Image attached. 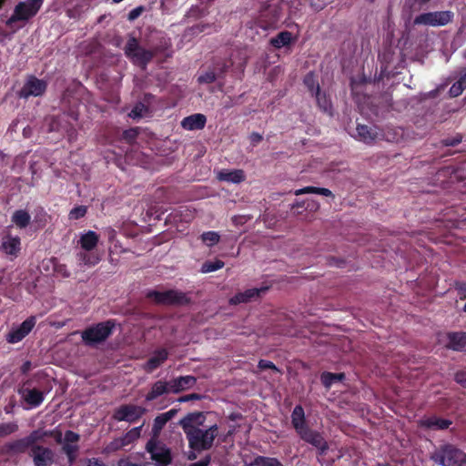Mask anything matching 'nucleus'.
<instances>
[{
	"mask_svg": "<svg viewBox=\"0 0 466 466\" xmlns=\"http://www.w3.org/2000/svg\"><path fill=\"white\" fill-rule=\"evenodd\" d=\"M249 140L252 146L255 147L263 140V137L258 132H252L249 136Z\"/></svg>",
	"mask_w": 466,
	"mask_h": 466,
	"instance_id": "0e129e2a",
	"label": "nucleus"
},
{
	"mask_svg": "<svg viewBox=\"0 0 466 466\" xmlns=\"http://www.w3.org/2000/svg\"><path fill=\"white\" fill-rule=\"evenodd\" d=\"M206 123L207 117L205 115L195 113L184 117L181 121V127L189 131L201 130L205 127Z\"/></svg>",
	"mask_w": 466,
	"mask_h": 466,
	"instance_id": "5701e85b",
	"label": "nucleus"
},
{
	"mask_svg": "<svg viewBox=\"0 0 466 466\" xmlns=\"http://www.w3.org/2000/svg\"><path fill=\"white\" fill-rule=\"evenodd\" d=\"M35 324L36 318L35 316L28 317L18 327L13 328L5 335V340L10 344L22 341L32 331Z\"/></svg>",
	"mask_w": 466,
	"mask_h": 466,
	"instance_id": "ddd939ff",
	"label": "nucleus"
},
{
	"mask_svg": "<svg viewBox=\"0 0 466 466\" xmlns=\"http://www.w3.org/2000/svg\"><path fill=\"white\" fill-rule=\"evenodd\" d=\"M205 14V11L202 9H199L198 7L191 8L187 13V17L198 19L199 17H202Z\"/></svg>",
	"mask_w": 466,
	"mask_h": 466,
	"instance_id": "680f3d73",
	"label": "nucleus"
},
{
	"mask_svg": "<svg viewBox=\"0 0 466 466\" xmlns=\"http://www.w3.org/2000/svg\"><path fill=\"white\" fill-rule=\"evenodd\" d=\"M146 112H147V106L139 102L134 106L129 113V116L134 119L140 118L145 115Z\"/></svg>",
	"mask_w": 466,
	"mask_h": 466,
	"instance_id": "09e8293b",
	"label": "nucleus"
},
{
	"mask_svg": "<svg viewBox=\"0 0 466 466\" xmlns=\"http://www.w3.org/2000/svg\"><path fill=\"white\" fill-rule=\"evenodd\" d=\"M77 259L80 264L93 267L99 263L100 257L96 253H88V251L77 253Z\"/></svg>",
	"mask_w": 466,
	"mask_h": 466,
	"instance_id": "ea45409f",
	"label": "nucleus"
},
{
	"mask_svg": "<svg viewBox=\"0 0 466 466\" xmlns=\"http://www.w3.org/2000/svg\"><path fill=\"white\" fill-rule=\"evenodd\" d=\"M18 429V424L15 421L0 423V438L15 433Z\"/></svg>",
	"mask_w": 466,
	"mask_h": 466,
	"instance_id": "a18cd8bd",
	"label": "nucleus"
},
{
	"mask_svg": "<svg viewBox=\"0 0 466 466\" xmlns=\"http://www.w3.org/2000/svg\"><path fill=\"white\" fill-rule=\"evenodd\" d=\"M46 90V83L44 80L31 76L28 77L23 87L18 92L21 98L42 96Z\"/></svg>",
	"mask_w": 466,
	"mask_h": 466,
	"instance_id": "4468645a",
	"label": "nucleus"
},
{
	"mask_svg": "<svg viewBox=\"0 0 466 466\" xmlns=\"http://www.w3.org/2000/svg\"><path fill=\"white\" fill-rule=\"evenodd\" d=\"M430 459L441 466H466V453L452 444H443L435 449Z\"/></svg>",
	"mask_w": 466,
	"mask_h": 466,
	"instance_id": "f03ea898",
	"label": "nucleus"
},
{
	"mask_svg": "<svg viewBox=\"0 0 466 466\" xmlns=\"http://www.w3.org/2000/svg\"><path fill=\"white\" fill-rule=\"evenodd\" d=\"M29 456L35 466H51L55 462L54 451L43 445L31 448Z\"/></svg>",
	"mask_w": 466,
	"mask_h": 466,
	"instance_id": "2eb2a0df",
	"label": "nucleus"
},
{
	"mask_svg": "<svg viewBox=\"0 0 466 466\" xmlns=\"http://www.w3.org/2000/svg\"><path fill=\"white\" fill-rule=\"evenodd\" d=\"M291 424L296 433H300L302 430L309 427L304 409L301 405H296L291 412Z\"/></svg>",
	"mask_w": 466,
	"mask_h": 466,
	"instance_id": "393cba45",
	"label": "nucleus"
},
{
	"mask_svg": "<svg viewBox=\"0 0 466 466\" xmlns=\"http://www.w3.org/2000/svg\"><path fill=\"white\" fill-rule=\"evenodd\" d=\"M303 84L310 92L311 96L320 90V86L318 81V77L314 72L310 71L307 73L303 78Z\"/></svg>",
	"mask_w": 466,
	"mask_h": 466,
	"instance_id": "e433bc0d",
	"label": "nucleus"
},
{
	"mask_svg": "<svg viewBox=\"0 0 466 466\" xmlns=\"http://www.w3.org/2000/svg\"><path fill=\"white\" fill-rule=\"evenodd\" d=\"M252 466H284L279 459L258 455L250 463Z\"/></svg>",
	"mask_w": 466,
	"mask_h": 466,
	"instance_id": "79ce46f5",
	"label": "nucleus"
},
{
	"mask_svg": "<svg viewBox=\"0 0 466 466\" xmlns=\"http://www.w3.org/2000/svg\"><path fill=\"white\" fill-rule=\"evenodd\" d=\"M115 326V320L108 319L87 327L81 332L82 341L89 347L103 343L112 335Z\"/></svg>",
	"mask_w": 466,
	"mask_h": 466,
	"instance_id": "7ed1b4c3",
	"label": "nucleus"
},
{
	"mask_svg": "<svg viewBox=\"0 0 466 466\" xmlns=\"http://www.w3.org/2000/svg\"><path fill=\"white\" fill-rule=\"evenodd\" d=\"M56 123L50 125L49 131L50 132H63L66 135V137L69 142H74L77 138V131L75 127L74 123L72 125H62L61 123Z\"/></svg>",
	"mask_w": 466,
	"mask_h": 466,
	"instance_id": "2f4dec72",
	"label": "nucleus"
},
{
	"mask_svg": "<svg viewBox=\"0 0 466 466\" xmlns=\"http://www.w3.org/2000/svg\"><path fill=\"white\" fill-rule=\"evenodd\" d=\"M451 421L447 419L432 416L420 421V426L430 430H445L450 427Z\"/></svg>",
	"mask_w": 466,
	"mask_h": 466,
	"instance_id": "c85d7f7f",
	"label": "nucleus"
},
{
	"mask_svg": "<svg viewBox=\"0 0 466 466\" xmlns=\"http://www.w3.org/2000/svg\"><path fill=\"white\" fill-rule=\"evenodd\" d=\"M457 81L466 89V67L461 70L460 77Z\"/></svg>",
	"mask_w": 466,
	"mask_h": 466,
	"instance_id": "774afa93",
	"label": "nucleus"
},
{
	"mask_svg": "<svg viewBox=\"0 0 466 466\" xmlns=\"http://www.w3.org/2000/svg\"><path fill=\"white\" fill-rule=\"evenodd\" d=\"M168 358V351L166 349H158L143 365V369L147 373H151L159 368Z\"/></svg>",
	"mask_w": 466,
	"mask_h": 466,
	"instance_id": "4be33fe9",
	"label": "nucleus"
},
{
	"mask_svg": "<svg viewBox=\"0 0 466 466\" xmlns=\"http://www.w3.org/2000/svg\"><path fill=\"white\" fill-rule=\"evenodd\" d=\"M53 436V431L35 430L31 431L27 436L25 437L30 449L34 446H40L39 441H42L46 437Z\"/></svg>",
	"mask_w": 466,
	"mask_h": 466,
	"instance_id": "c9c22d12",
	"label": "nucleus"
},
{
	"mask_svg": "<svg viewBox=\"0 0 466 466\" xmlns=\"http://www.w3.org/2000/svg\"><path fill=\"white\" fill-rule=\"evenodd\" d=\"M197 383V378L191 375L180 376L169 380L172 393H179L192 388Z\"/></svg>",
	"mask_w": 466,
	"mask_h": 466,
	"instance_id": "b1692460",
	"label": "nucleus"
},
{
	"mask_svg": "<svg viewBox=\"0 0 466 466\" xmlns=\"http://www.w3.org/2000/svg\"><path fill=\"white\" fill-rule=\"evenodd\" d=\"M70 93L69 89L64 91L61 97V104L64 111L62 114L52 116L49 126L56 123V120L58 121L57 123H61L62 125H72L73 122L78 121L79 113L76 107L77 102L75 99L73 102L70 101Z\"/></svg>",
	"mask_w": 466,
	"mask_h": 466,
	"instance_id": "423d86ee",
	"label": "nucleus"
},
{
	"mask_svg": "<svg viewBox=\"0 0 466 466\" xmlns=\"http://www.w3.org/2000/svg\"><path fill=\"white\" fill-rule=\"evenodd\" d=\"M124 51L127 57L129 58L134 65L144 69L155 56V53L153 51L142 47L139 45L138 40L134 36L129 37L125 46Z\"/></svg>",
	"mask_w": 466,
	"mask_h": 466,
	"instance_id": "39448f33",
	"label": "nucleus"
},
{
	"mask_svg": "<svg viewBox=\"0 0 466 466\" xmlns=\"http://www.w3.org/2000/svg\"><path fill=\"white\" fill-rule=\"evenodd\" d=\"M142 427L143 425L135 427L128 431L123 437H121L126 446L132 443L134 441L140 437Z\"/></svg>",
	"mask_w": 466,
	"mask_h": 466,
	"instance_id": "49530a36",
	"label": "nucleus"
},
{
	"mask_svg": "<svg viewBox=\"0 0 466 466\" xmlns=\"http://www.w3.org/2000/svg\"><path fill=\"white\" fill-rule=\"evenodd\" d=\"M454 380L466 389V370H459L454 374Z\"/></svg>",
	"mask_w": 466,
	"mask_h": 466,
	"instance_id": "4d7b16f0",
	"label": "nucleus"
},
{
	"mask_svg": "<svg viewBox=\"0 0 466 466\" xmlns=\"http://www.w3.org/2000/svg\"><path fill=\"white\" fill-rule=\"evenodd\" d=\"M344 379V373H332L329 371H324L320 376L321 383L327 389H329L337 381H342Z\"/></svg>",
	"mask_w": 466,
	"mask_h": 466,
	"instance_id": "4c0bfd02",
	"label": "nucleus"
},
{
	"mask_svg": "<svg viewBox=\"0 0 466 466\" xmlns=\"http://www.w3.org/2000/svg\"><path fill=\"white\" fill-rule=\"evenodd\" d=\"M258 368L260 370H272L276 372H280L279 369L272 361L267 360H259Z\"/></svg>",
	"mask_w": 466,
	"mask_h": 466,
	"instance_id": "3c124183",
	"label": "nucleus"
},
{
	"mask_svg": "<svg viewBox=\"0 0 466 466\" xmlns=\"http://www.w3.org/2000/svg\"><path fill=\"white\" fill-rule=\"evenodd\" d=\"M282 15L280 5L274 0L264 3L259 8L258 22L263 29L275 27Z\"/></svg>",
	"mask_w": 466,
	"mask_h": 466,
	"instance_id": "6e6552de",
	"label": "nucleus"
},
{
	"mask_svg": "<svg viewBox=\"0 0 466 466\" xmlns=\"http://www.w3.org/2000/svg\"><path fill=\"white\" fill-rule=\"evenodd\" d=\"M462 140L461 136H456L454 137H448L446 139H443L442 143L446 147H455L459 145Z\"/></svg>",
	"mask_w": 466,
	"mask_h": 466,
	"instance_id": "052dcab7",
	"label": "nucleus"
},
{
	"mask_svg": "<svg viewBox=\"0 0 466 466\" xmlns=\"http://www.w3.org/2000/svg\"><path fill=\"white\" fill-rule=\"evenodd\" d=\"M454 13L450 10L422 13L414 18L415 25L445 26L453 22Z\"/></svg>",
	"mask_w": 466,
	"mask_h": 466,
	"instance_id": "0eeeda50",
	"label": "nucleus"
},
{
	"mask_svg": "<svg viewBox=\"0 0 466 466\" xmlns=\"http://www.w3.org/2000/svg\"><path fill=\"white\" fill-rule=\"evenodd\" d=\"M56 271L64 278H68L70 276V272L66 268V266L64 264L56 265Z\"/></svg>",
	"mask_w": 466,
	"mask_h": 466,
	"instance_id": "69168bd1",
	"label": "nucleus"
},
{
	"mask_svg": "<svg viewBox=\"0 0 466 466\" xmlns=\"http://www.w3.org/2000/svg\"><path fill=\"white\" fill-rule=\"evenodd\" d=\"M202 398H203L202 395H200L198 393H191V394L180 397L178 399V401L179 402H186V401H189V400H199Z\"/></svg>",
	"mask_w": 466,
	"mask_h": 466,
	"instance_id": "e2e57ef3",
	"label": "nucleus"
},
{
	"mask_svg": "<svg viewBox=\"0 0 466 466\" xmlns=\"http://www.w3.org/2000/svg\"><path fill=\"white\" fill-rule=\"evenodd\" d=\"M298 435L302 441L317 448L319 454H324L329 449L328 443L321 433L310 429L309 426L302 430Z\"/></svg>",
	"mask_w": 466,
	"mask_h": 466,
	"instance_id": "dca6fc26",
	"label": "nucleus"
},
{
	"mask_svg": "<svg viewBox=\"0 0 466 466\" xmlns=\"http://www.w3.org/2000/svg\"><path fill=\"white\" fill-rule=\"evenodd\" d=\"M138 136V131L137 128H129L123 132V138L128 142L133 143Z\"/></svg>",
	"mask_w": 466,
	"mask_h": 466,
	"instance_id": "5fc2aeb1",
	"label": "nucleus"
},
{
	"mask_svg": "<svg viewBox=\"0 0 466 466\" xmlns=\"http://www.w3.org/2000/svg\"><path fill=\"white\" fill-rule=\"evenodd\" d=\"M224 266V261L220 259L207 260L202 264L200 271L202 273H210L222 268Z\"/></svg>",
	"mask_w": 466,
	"mask_h": 466,
	"instance_id": "37998d69",
	"label": "nucleus"
},
{
	"mask_svg": "<svg viewBox=\"0 0 466 466\" xmlns=\"http://www.w3.org/2000/svg\"><path fill=\"white\" fill-rule=\"evenodd\" d=\"M99 235L92 230H88L80 237L79 244L85 251H92L98 244Z\"/></svg>",
	"mask_w": 466,
	"mask_h": 466,
	"instance_id": "c756f323",
	"label": "nucleus"
},
{
	"mask_svg": "<svg viewBox=\"0 0 466 466\" xmlns=\"http://www.w3.org/2000/svg\"><path fill=\"white\" fill-rule=\"evenodd\" d=\"M147 298L154 300L157 304L165 306H186L191 302L190 298L185 292L177 289L149 290Z\"/></svg>",
	"mask_w": 466,
	"mask_h": 466,
	"instance_id": "20e7f679",
	"label": "nucleus"
},
{
	"mask_svg": "<svg viewBox=\"0 0 466 466\" xmlns=\"http://www.w3.org/2000/svg\"><path fill=\"white\" fill-rule=\"evenodd\" d=\"M12 223L19 229L27 228L31 223V216L25 209H16L11 217Z\"/></svg>",
	"mask_w": 466,
	"mask_h": 466,
	"instance_id": "7c9ffc66",
	"label": "nucleus"
},
{
	"mask_svg": "<svg viewBox=\"0 0 466 466\" xmlns=\"http://www.w3.org/2000/svg\"><path fill=\"white\" fill-rule=\"evenodd\" d=\"M212 28H215L214 24L199 22L187 27L186 32L187 35L195 36L200 33H209Z\"/></svg>",
	"mask_w": 466,
	"mask_h": 466,
	"instance_id": "58836bf2",
	"label": "nucleus"
},
{
	"mask_svg": "<svg viewBox=\"0 0 466 466\" xmlns=\"http://www.w3.org/2000/svg\"><path fill=\"white\" fill-rule=\"evenodd\" d=\"M168 421L167 420V419L165 418V416L161 413L159 415H157L155 419H154V422H153V431L155 433H158L164 427L165 425L167 423Z\"/></svg>",
	"mask_w": 466,
	"mask_h": 466,
	"instance_id": "8fccbe9b",
	"label": "nucleus"
},
{
	"mask_svg": "<svg viewBox=\"0 0 466 466\" xmlns=\"http://www.w3.org/2000/svg\"><path fill=\"white\" fill-rule=\"evenodd\" d=\"M1 248L6 255L16 258L21 251V238L7 233L2 238Z\"/></svg>",
	"mask_w": 466,
	"mask_h": 466,
	"instance_id": "6ab92c4d",
	"label": "nucleus"
},
{
	"mask_svg": "<svg viewBox=\"0 0 466 466\" xmlns=\"http://www.w3.org/2000/svg\"><path fill=\"white\" fill-rule=\"evenodd\" d=\"M356 130L359 139L366 144L373 143L378 137L377 132L366 125L358 124Z\"/></svg>",
	"mask_w": 466,
	"mask_h": 466,
	"instance_id": "473e14b6",
	"label": "nucleus"
},
{
	"mask_svg": "<svg viewBox=\"0 0 466 466\" xmlns=\"http://www.w3.org/2000/svg\"><path fill=\"white\" fill-rule=\"evenodd\" d=\"M146 413V409L135 404H123L114 410L113 419L116 421L135 423Z\"/></svg>",
	"mask_w": 466,
	"mask_h": 466,
	"instance_id": "9b49d317",
	"label": "nucleus"
},
{
	"mask_svg": "<svg viewBox=\"0 0 466 466\" xmlns=\"http://www.w3.org/2000/svg\"><path fill=\"white\" fill-rule=\"evenodd\" d=\"M146 450L155 461L156 466H167L172 462L170 449L153 438L147 442Z\"/></svg>",
	"mask_w": 466,
	"mask_h": 466,
	"instance_id": "9d476101",
	"label": "nucleus"
},
{
	"mask_svg": "<svg viewBox=\"0 0 466 466\" xmlns=\"http://www.w3.org/2000/svg\"><path fill=\"white\" fill-rule=\"evenodd\" d=\"M169 392H171L169 381L159 380L153 383V385L151 386L150 390L146 395V400L152 401L157 399L158 397Z\"/></svg>",
	"mask_w": 466,
	"mask_h": 466,
	"instance_id": "a878e982",
	"label": "nucleus"
},
{
	"mask_svg": "<svg viewBox=\"0 0 466 466\" xmlns=\"http://www.w3.org/2000/svg\"><path fill=\"white\" fill-rule=\"evenodd\" d=\"M296 37L293 36L289 31H281L277 35L269 39V44L276 49L289 46L296 41Z\"/></svg>",
	"mask_w": 466,
	"mask_h": 466,
	"instance_id": "bb28decb",
	"label": "nucleus"
},
{
	"mask_svg": "<svg viewBox=\"0 0 466 466\" xmlns=\"http://www.w3.org/2000/svg\"><path fill=\"white\" fill-rule=\"evenodd\" d=\"M206 415L202 411L187 413L178 424L186 434L189 447L197 451H208L212 448L215 439L218 435V426L213 424L203 430Z\"/></svg>",
	"mask_w": 466,
	"mask_h": 466,
	"instance_id": "f257e3e1",
	"label": "nucleus"
},
{
	"mask_svg": "<svg viewBox=\"0 0 466 466\" xmlns=\"http://www.w3.org/2000/svg\"><path fill=\"white\" fill-rule=\"evenodd\" d=\"M447 343L445 348L459 351H466V332L463 331H450L446 334Z\"/></svg>",
	"mask_w": 466,
	"mask_h": 466,
	"instance_id": "aec40b11",
	"label": "nucleus"
},
{
	"mask_svg": "<svg viewBox=\"0 0 466 466\" xmlns=\"http://www.w3.org/2000/svg\"><path fill=\"white\" fill-rule=\"evenodd\" d=\"M86 466H107L106 463H104L100 459L98 458H92L87 460V465Z\"/></svg>",
	"mask_w": 466,
	"mask_h": 466,
	"instance_id": "338daca9",
	"label": "nucleus"
},
{
	"mask_svg": "<svg viewBox=\"0 0 466 466\" xmlns=\"http://www.w3.org/2000/svg\"><path fill=\"white\" fill-rule=\"evenodd\" d=\"M125 442L122 441L121 438L115 439L113 441H111L106 448V451L107 452L116 451L123 447H125Z\"/></svg>",
	"mask_w": 466,
	"mask_h": 466,
	"instance_id": "864d4df0",
	"label": "nucleus"
},
{
	"mask_svg": "<svg viewBox=\"0 0 466 466\" xmlns=\"http://www.w3.org/2000/svg\"><path fill=\"white\" fill-rule=\"evenodd\" d=\"M79 447L77 444L64 443V445L62 446V451L65 452L66 455L77 453Z\"/></svg>",
	"mask_w": 466,
	"mask_h": 466,
	"instance_id": "13d9d810",
	"label": "nucleus"
},
{
	"mask_svg": "<svg viewBox=\"0 0 466 466\" xmlns=\"http://www.w3.org/2000/svg\"><path fill=\"white\" fill-rule=\"evenodd\" d=\"M266 290H268V288H253L246 289L243 292H238L229 299V305L236 306L241 303H248L252 300H256L260 297V294L264 293Z\"/></svg>",
	"mask_w": 466,
	"mask_h": 466,
	"instance_id": "a211bd4d",
	"label": "nucleus"
},
{
	"mask_svg": "<svg viewBox=\"0 0 466 466\" xmlns=\"http://www.w3.org/2000/svg\"><path fill=\"white\" fill-rule=\"evenodd\" d=\"M50 220L51 216L44 209V208H38L35 209L32 224L35 230H40L43 229Z\"/></svg>",
	"mask_w": 466,
	"mask_h": 466,
	"instance_id": "72a5a7b5",
	"label": "nucleus"
},
{
	"mask_svg": "<svg viewBox=\"0 0 466 466\" xmlns=\"http://www.w3.org/2000/svg\"><path fill=\"white\" fill-rule=\"evenodd\" d=\"M144 11V7L142 5L140 6H137L134 9H132L128 15H127V19L129 21H134L136 20L137 17H139L141 15V14L143 13Z\"/></svg>",
	"mask_w": 466,
	"mask_h": 466,
	"instance_id": "bf43d9fd",
	"label": "nucleus"
},
{
	"mask_svg": "<svg viewBox=\"0 0 466 466\" xmlns=\"http://www.w3.org/2000/svg\"><path fill=\"white\" fill-rule=\"evenodd\" d=\"M230 65L225 60H218L198 76L199 84H212L219 78H224Z\"/></svg>",
	"mask_w": 466,
	"mask_h": 466,
	"instance_id": "f8f14e48",
	"label": "nucleus"
},
{
	"mask_svg": "<svg viewBox=\"0 0 466 466\" xmlns=\"http://www.w3.org/2000/svg\"><path fill=\"white\" fill-rule=\"evenodd\" d=\"M86 212L87 208L86 206H76L70 210L68 218L71 220L80 219L86 216Z\"/></svg>",
	"mask_w": 466,
	"mask_h": 466,
	"instance_id": "de8ad7c7",
	"label": "nucleus"
},
{
	"mask_svg": "<svg viewBox=\"0 0 466 466\" xmlns=\"http://www.w3.org/2000/svg\"><path fill=\"white\" fill-rule=\"evenodd\" d=\"M310 193L322 195L325 197L334 198L333 193L329 188L317 187H312V186L305 187L296 190L295 195L299 196V195H302V194H310Z\"/></svg>",
	"mask_w": 466,
	"mask_h": 466,
	"instance_id": "a19ab883",
	"label": "nucleus"
},
{
	"mask_svg": "<svg viewBox=\"0 0 466 466\" xmlns=\"http://www.w3.org/2000/svg\"><path fill=\"white\" fill-rule=\"evenodd\" d=\"M312 96L316 98L317 105L321 111L332 115V103L329 96L325 92H322L320 89Z\"/></svg>",
	"mask_w": 466,
	"mask_h": 466,
	"instance_id": "f704fd0d",
	"label": "nucleus"
},
{
	"mask_svg": "<svg viewBox=\"0 0 466 466\" xmlns=\"http://www.w3.org/2000/svg\"><path fill=\"white\" fill-rule=\"evenodd\" d=\"M29 381H26L24 386H25ZM18 393L22 395L24 400L33 408H36L42 404L44 401V392L37 389H29L25 387H22Z\"/></svg>",
	"mask_w": 466,
	"mask_h": 466,
	"instance_id": "412c9836",
	"label": "nucleus"
},
{
	"mask_svg": "<svg viewBox=\"0 0 466 466\" xmlns=\"http://www.w3.org/2000/svg\"><path fill=\"white\" fill-rule=\"evenodd\" d=\"M43 0H26L25 2H20L15 7L14 13L8 19L7 24L9 25L17 21H25L35 16L41 8Z\"/></svg>",
	"mask_w": 466,
	"mask_h": 466,
	"instance_id": "1a4fd4ad",
	"label": "nucleus"
},
{
	"mask_svg": "<svg viewBox=\"0 0 466 466\" xmlns=\"http://www.w3.org/2000/svg\"><path fill=\"white\" fill-rule=\"evenodd\" d=\"M464 90H465V88L461 85H460V83L458 81H456L450 87L449 95H450L451 97H457L460 95H461Z\"/></svg>",
	"mask_w": 466,
	"mask_h": 466,
	"instance_id": "6e6d98bb",
	"label": "nucleus"
},
{
	"mask_svg": "<svg viewBox=\"0 0 466 466\" xmlns=\"http://www.w3.org/2000/svg\"><path fill=\"white\" fill-rule=\"evenodd\" d=\"M200 238L208 247H213L219 242L220 236L216 231H207L201 234Z\"/></svg>",
	"mask_w": 466,
	"mask_h": 466,
	"instance_id": "c03bdc74",
	"label": "nucleus"
},
{
	"mask_svg": "<svg viewBox=\"0 0 466 466\" xmlns=\"http://www.w3.org/2000/svg\"><path fill=\"white\" fill-rule=\"evenodd\" d=\"M65 443L76 444L80 440V435L73 431H66L65 432Z\"/></svg>",
	"mask_w": 466,
	"mask_h": 466,
	"instance_id": "603ef678",
	"label": "nucleus"
},
{
	"mask_svg": "<svg viewBox=\"0 0 466 466\" xmlns=\"http://www.w3.org/2000/svg\"><path fill=\"white\" fill-rule=\"evenodd\" d=\"M217 177L219 181L238 184L245 180L246 176L242 169H222L218 172Z\"/></svg>",
	"mask_w": 466,
	"mask_h": 466,
	"instance_id": "cd10ccee",
	"label": "nucleus"
},
{
	"mask_svg": "<svg viewBox=\"0 0 466 466\" xmlns=\"http://www.w3.org/2000/svg\"><path fill=\"white\" fill-rule=\"evenodd\" d=\"M27 451L30 452V446L25 437L5 442L0 446V455L2 456H14Z\"/></svg>",
	"mask_w": 466,
	"mask_h": 466,
	"instance_id": "f3484780",
	"label": "nucleus"
}]
</instances>
